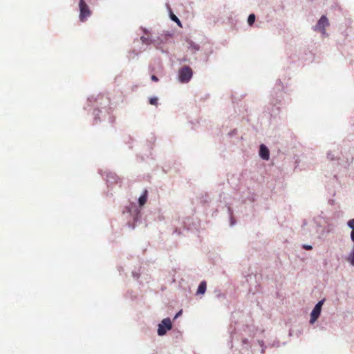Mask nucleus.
<instances>
[{
	"mask_svg": "<svg viewBox=\"0 0 354 354\" xmlns=\"http://www.w3.org/2000/svg\"><path fill=\"white\" fill-rule=\"evenodd\" d=\"M347 225L352 230H354V218L349 220L347 222Z\"/></svg>",
	"mask_w": 354,
	"mask_h": 354,
	"instance_id": "nucleus-12",
	"label": "nucleus"
},
{
	"mask_svg": "<svg viewBox=\"0 0 354 354\" xmlns=\"http://www.w3.org/2000/svg\"><path fill=\"white\" fill-rule=\"evenodd\" d=\"M255 21V15L254 14H251L249 15L248 19V23L249 25H252Z\"/></svg>",
	"mask_w": 354,
	"mask_h": 354,
	"instance_id": "nucleus-9",
	"label": "nucleus"
},
{
	"mask_svg": "<svg viewBox=\"0 0 354 354\" xmlns=\"http://www.w3.org/2000/svg\"><path fill=\"white\" fill-rule=\"evenodd\" d=\"M193 71L188 66H184L178 71V80L181 83H187L192 79Z\"/></svg>",
	"mask_w": 354,
	"mask_h": 354,
	"instance_id": "nucleus-1",
	"label": "nucleus"
},
{
	"mask_svg": "<svg viewBox=\"0 0 354 354\" xmlns=\"http://www.w3.org/2000/svg\"><path fill=\"white\" fill-rule=\"evenodd\" d=\"M158 98L154 97H151L149 99V103L151 104V105H155L156 106L158 104Z\"/></svg>",
	"mask_w": 354,
	"mask_h": 354,
	"instance_id": "nucleus-10",
	"label": "nucleus"
},
{
	"mask_svg": "<svg viewBox=\"0 0 354 354\" xmlns=\"http://www.w3.org/2000/svg\"><path fill=\"white\" fill-rule=\"evenodd\" d=\"M172 327L171 322L169 318L164 319L158 325V334L160 336L164 335L167 330Z\"/></svg>",
	"mask_w": 354,
	"mask_h": 354,
	"instance_id": "nucleus-3",
	"label": "nucleus"
},
{
	"mask_svg": "<svg viewBox=\"0 0 354 354\" xmlns=\"http://www.w3.org/2000/svg\"><path fill=\"white\" fill-rule=\"evenodd\" d=\"M80 19L84 21L91 14V12L84 0H80Z\"/></svg>",
	"mask_w": 354,
	"mask_h": 354,
	"instance_id": "nucleus-2",
	"label": "nucleus"
},
{
	"mask_svg": "<svg viewBox=\"0 0 354 354\" xmlns=\"http://www.w3.org/2000/svg\"><path fill=\"white\" fill-rule=\"evenodd\" d=\"M147 190H145L143 194L139 198V204L140 206H142L144 205L146 202H147Z\"/></svg>",
	"mask_w": 354,
	"mask_h": 354,
	"instance_id": "nucleus-7",
	"label": "nucleus"
},
{
	"mask_svg": "<svg viewBox=\"0 0 354 354\" xmlns=\"http://www.w3.org/2000/svg\"><path fill=\"white\" fill-rule=\"evenodd\" d=\"M171 18L173 21H176L178 25L180 24V21L175 15H171Z\"/></svg>",
	"mask_w": 354,
	"mask_h": 354,
	"instance_id": "nucleus-13",
	"label": "nucleus"
},
{
	"mask_svg": "<svg viewBox=\"0 0 354 354\" xmlns=\"http://www.w3.org/2000/svg\"><path fill=\"white\" fill-rule=\"evenodd\" d=\"M329 26V22L327 17L324 15L318 21L317 25L314 27L315 31H319L323 35L326 34V28Z\"/></svg>",
	"mask_w": 354,
	"mask_h": 354,
	"instance_id": "nucleus-4",
	"label": "nucleus"
},
{
	"mask_svg": "<svg viewBox=\"0 0 354 354\" xmlns=\"http://www.w3.org/2000/svg\"><path fill=\"white\" fill-rule=\"evenodd\" d=\"M206 286H207L206 282L202 281L198 286V288L197 290V293L198 294H204L206 290Z\"/></svg>",
	"mask_w": 354,
	"mask_h": 354,
	"instance_id": "nucleus-8",
	"label": "nucleus"
},
{
	"mask_svg": "<svg viewBox=\"0 0 354 354\" xmlns=\"http://www.w3.org/2000/svg\"><path fill=\"white\" fill-rule=\"evenodd\" d=\"M323 304H324V300H321L314 307V308L310 314V324H314L317 321V319L319 318L320 313H321L322 307Z\"/></svg>",
	"mask_w": 354,
	"mask_h": 354,
	"instance_id": "nucleus-5",
	"label": "nucleus"
},
{
	"mask_svg": "<svg viewBox=\"0 0 354 354\" xmlns=\"http://www.w3.org/2000/svg\"><path fill=\"white\" fill-rule=\"evenodd\" d=\"M140 39L142 40V43H144V44H149L151 43V40L148 37H146L145 36H142L140 37Z\"/></svg>",
	"mask_w": 354,
	"mask_h": 354,
	"instance_id": "nucleus-11",
	"label": "nucleus"
},
{
	"mask_svg": "<svg viewBox=\"0 0 354 354\" xmlns=\"http://www.w3.org/2000/svg\"><path fill=\"white\" fill-rule=\"evenodd\" d=\"M351 239L354 242V230H352L351 232Z\"/></svg>",
	"mask_w": 354,
	"mask_h": 354,
	"instance_id": "nucleus-16",
	"label": "nucleus"
},
{
	"mask_svg": "<svg viewBox=\"0 0 354 354\" xmlns=\"http://www.w3.org/2000/svg\"><path fill=\"white\" fill-rule=\"evenodd\" d=\"M180 312H179V313L176 315V317H177V316L180 315Z\"/></svg>",
	"mask_w": 354,
	"mask_h": 354,
	"instance_id": "nucleus-17",
	"label": "nucleus"
},
{
	"mask_svg": "<svg viewBox=\"0 0 354 354\" xmlns=\"http://www.w3.org/2000/svg\"><path fill=\"white\" fill-rule=\"evenodd\" d=\"M303 248L307 250H310L313 249V247L311 245H303Z\"/></svg>",
	"mask_w": 354,
	"mask_h": 354,
	"instance_id": "nucleus-14",
	"label": "nucleus"
},
{
	"mask_svg": "<svg viewBox=\"0 0 354 354\" xmlns=\"http://www.w3.org/2000/svg\"><path fill=\"white\" fill-rule=\"evenodd\" d=\"M151 78L152 81H154V82H158V78L156 75H153Z\"/></svg>",
	"mask_w": 354,
	"mask_h": 354,
	"instance_id": "nucleus-15",
	"label": "nucleus"
},
{
	"mask_svg": "<svg viewBox=\"0 0 354 354\" xmlns=\"http://www.w3.org/2000/svg\"><path fill=\"white\" fill-rule=\"evenodd\" d=\"M259 156L263 160H268L270 158V151L263 144L260 145Z\"/></svg>",
	"mask_w": 354,
	"mask_h": 354,
	"instance_id": "nucleus-6",
	"label": "nucleus"
}]
</instances>
